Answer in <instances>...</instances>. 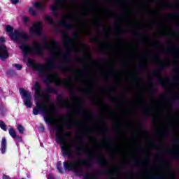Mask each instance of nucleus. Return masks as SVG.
Wrapping results in <instances>:
<instances>
[{
  "label": "nucleus",
  "mask_w": 179,
  "mask_h": 179,
  "mask_svg": "<svg viewBox=\"0 0 179 179\" xmlns=\"http://www.w3.org/2000/svg\"><path fill=\"white\" fill-rule=\"evenodd\" d=\"M57 169L59 173H64V169H62L61 162H59L57 163Z\"/></svg>",
  "instance_id": "nucleus-14"
},
{
  "label": "nucleus",
  "mask_w": 179,
  "mask_h": 179,
  "mask_svg": "<svg viewBox=\"0 0 179 179\" xmlns=\"http://www.w3.org/2000/svg\"><path fill=\"white\" fill-rule=\"evenodd\" d=\"M22 179H24V178H22Z\"/></svg>",
  "instance_id": "nucleus-26"
},
{
  "label": "nucleus",
  "mask_w": 179,
  "mask_h": 179,
  "mask_svg": "<svg viewBox=\"0 0 179 179\" xmlns=\"http://www.w3.org/2000/svg\"><path fill=\"white\" fill-rule=\"evenodd\" d=\"M13 66H15L16 69H17V71H20V69H22V65L17 64H13Z\"/></svg>",
  "instance_id": "nucleus-20"
},
{
  "label": "nucleus",
  "mask_w": 179,
  "mask_h": 179,
  "mask_svg": "<svg viewBox=\"0 0 179 179\" xmlns=\"http://www.w3.org/2000/svg\"><path fill=\"white\" fill-rule=\"evenodd\" d=\"M53 2L54 4L51 6V10H52L55 17H58L59 12L64 10L65 13L62 14V18L61 20V24L63 27H65L66 30H72V29H73V24L66 22V19L69 17L72 2L69 1V0H53Z\"/></svg>",
  "instance_id": "nucleus-4"
},
{
  "label": "nucleus",
  "mask_w": 179,
  "mask_h": 179,
  "mask_svg": "<svg viewBox=\"0 0 179 179\" xmlns=\"http://www.w3.org/2000/svg\"><path fill=\"white\" fill-rule=\"evenodd\" d=\"M45 20L50 23V24L54 25V20H52V18L51 17L47 15L45 17Z\"/></svg>",
  "instance_id": "nucleus-12"
},
{
  "label": "nucleus",
  "mask_w": 179,
  "mask_h": 179,
  "mask_svg": "<svg viewBox=\"0 0 179 179\" xmlns=\"http://www.w3.org/2000/svg\"><path fill=\"white\" fill-rule=\"evenodd\" d=\"M35 90L34 98L36 101V108L33 109V115H38V111L43 114V118L48 125H51L53 129L56 131V141L57 143L62 145V153L63 156L69 157H73V155H80V148H77L76 150L73 151V143H69L66 141V136L68 134L64 132V130L59 129L57 122L52 117L51 115V110L48 108V106L45 102H41V87L38 83H36L34 85Z\"/></svg>",
  "instance_id": "nucleus-1"
},
{
  "label": "nucleus",
  "mask_w": 179,
  "mask_h": 179,
  "mask_svg": "<svg viewBox=\"0 0 179 179\" xmlns=\"http://www.w3.org/2000/svg\"><path fill=\"white\" fill-rule=\"evenodd\" d=\"M60 107L62 108H65L68 107V103L65 101H60Z\"/></svg>",
  "instance_id": "nucleus-16"
},
{
  "label": "nucleus",
  "mask_w": 179,
  "mask_h": 179,
  "mask_svg": "<svg viewBox=\"0 0 179 179\" xmlns=\"http://www.w3.org/2000/svg\"><path fill=\"white\" fill-rule=\"evenodd\" d=\"M3 179H10V178H9V176H8L6 175H3Z\"/></svg>",
  "instance_id": "nucleus-22"
},
{
  "label": "nucleus",
  "mask_w": 179,
  "mask_h": 179,
  "mask_svg": "<svg viewBox=\"0 0 179 179\" xmlns=\"http://www.w3.org/2000/svg\"><path fill=\"white\" fill-rule=\"evenodd\" d=\"M33 6L34 7L29 8V13L32 16H37L38 15V10H41V12H43V10L45 9V2L44 1L34 2L33 3Z\"/></svg>",
  "instance_id": "nucleus-7"
},
{
  "label": "nucleus",
  "mask_w": 179,
  "mask_h": 179,
  "mask_svg": "<svg viewBox=\"0 0 179 179\" xmlns=\"http://www.w3.org/2000/svg\"><path fill=\"white\" fill-rule=\"evenodd\" d=\"M53 44L54 45H57V43H55V41H53Z\"/></svg>",
  "instance_id": "nucleus-25"
},
{
  "label": "nucleus",
  "mask_w": 179,
  "mask_h": 179,
  "mask_svg": "<svg viewBox=\"0 0 179 179\" xmlns=\"http://www.w3.org/2000/svg\"><path fill=\"white\" fill-rule=\"evenodd\" d=\"M1 152L2 155L6 153V138H2L1 141Z\"/></svg>",
  "instance_id": "nucleus-10"
},
{
  "label": "nucleus",
  "mask_w": 179,
  "mask_h": 179,
  "mask_svg": "<svg viewBox=\"0 0 179 179\" xmlns=\"http://www.w3.org/2000/svg\"><path fill=\"white\" fill-rule=\"evenodd\" d=\"M0 41H1V43H3L5 41V38L4 37H1L0 38Z\"/></svg>",
  "instance_id": "nucleus-23"
},
{
  "label": "nucleus",
  "mask_w": 179,
  "mask_h": 179,
  "mask_svg": "<svg viewBox=\"0 0 179 179\" xmlns=\"http://www.w3.org/2000/svg\"><path fill=\"white\" fill-rule=\"evenodd\" d=\"M44 42L45 50H48V51L52 52L53 55V59L49 62L47 66L44 64H36V62L30 59L28 60V65L33 68L34 71H37L41 78H45V82L49 85V83L55 82L57 78H58L57 73H52L51 71L55 68V62L54 60L55 59L57 52H55V47H53L52 45L47 41V38L44 39Z\"/></svg>",
  "instance_id": "nucleus-3"
},
{
  "label": "nucleus",
  "mask_w": 179,
  "mask_h": 179,
  "mask_svg": "<svg viewBox=\"0 0 179 179\" xmlns=\"http://www.w3.org/2000/svg\"><path fill=\"white\" fill-rule=\"evenodd\" d=\"M9 57L8 54V49L4 45H0V59L5 61L7 58Z\"/></svg>",
  "instance_id": "nucleus-9"
},
{
  "label": "nucleus",
  "mask_w": 179,
  "mask_h": 179,
  "mask_svg": "<svg viewBox=\"0 0 179 179\" xmlns=\"http://www.w3.org/2000/svg\"><path fill=\"white\" fill-rule=\"evenodd\" d=\"M22 20H23L24 23H25V24H27V23H29V22L30 21V19L29 18V17L23 16Z\"/></svg>",
  "instance_id": "nucleus-18"
},
{
  "label": "nucleus",
  "mask_w": 179,
  "mask_h": 179,
  "mask_svg": "<svg viewBox=\"0 0 179 179\" xmlns=\"http://www.w3.org/2000/svg\"><path fill=\"white\" fill-rule=\"evenodd\" d=\"M6 30L9 33L10 38H12L13 41L20 44L19 48L22 50L24 57H27L29 54L43 57V46L40 43L34 41L33 46L26 43V41L30 40V36H29V34L24 32V31L15 30L13 31V27L10 25H7Z\"/></svg>",
  "instance_id": "nucleus-2"
},
{
  "label": "nucleus",
  "mask_w": 179,
  "mask_h": 179,
  "mask_svg": "<svg viewBox=\"0 0 179 179\" xmlns=\"http://www.w3.org/2000/svg\"><path fill=\"white\" fill-rule=\"evenodd\" d=\"M8 133H9V135H10L13 139L14 138H16V136H17L16 135V131H15V129L13 128H10L8 129Z\"/></svg>",
  "instance_id": "nucleus-11"
},
{
  "label": "nucleus",
  "mask_w": 179,
  "mask_h": 179,
  "mask_svg": "<svg viewBox=\"0 0 179 179\" xmlns=\"http://www.w3.org/2000/svg\"><path fill=\"white\" fill-rule=\"evenodd\" d=\"M47 93H55V90H54L52 87L48 86L46 89Z\"/></svg>",
  "instance_id": "nucleus-17"
},
{
  "label": "nucleus",
  "mask_w": 179,
  "mask_h": 179,
  "mask_svg": "<svg viewBox=\"0 0 179 179\" xmlns=\"http://www.w3.org/2000/svg\"><path fill=\"white\" fill-rule=\"evenodd\" d=\"M14 139L16 140L17 145L19 146V144L17 143V142H22V137L19 136H16V137H15Z\"/></svg>",
  "instance_id": "nucleus-19"
},
{
  "label": "nucleus",
  "mask_w": 179,
  "mask_h": 179,
  "mask_svg": "<svg viewBox=\"0 0 179 179\" xmlns=\"http://www.w3.org/2000/svg\"><path fill=\"white\" fill-rule=\"evenodd\" d=\"M18 2H19V0H11V3H13V5H17Z\"/></svg>",
  "instance_id": "nucleus-21"
},
{
  "label": "nucleus",
  "mask_w": 179,
  "mask_h": 179,
  "mask_svg": "<svg viewBox=\"0 0 179 179\" xmlns=\"http://www.w3.org/2000/svg\"><path fill=\"white\" fill-rule=\"evenodd\" d=\"M29 33L31 36L41 37V36H43V22H34L29 29Z\"/></svg>",
  "instance_id": "nucleus-6"
},
{
  "label": "nucleus",
  "mask_w": 179,
  "mask_h": 179,
  "mask_svg": "<svg viewBox=\"0 0 179 179\" xmlns=\"http://www.w3.org/2000/svg\"><path fill=\"white\" fill-rule=\"evenodd\" d=\"M0 128H1L3 131H8L6 124H5V122L2 120H0Z\"/></svg>",
  "instance_id": "nucleus-13"
},
{
  "label": "nucleus",
  "mask_w": 179,
  "mask_h": 179,
  "mask_svg": "<svg viewBox=\"0 0 179 179\" xmlns=\"http://www.w3.org/2000/svg\"><path fill=\"white\" fill-rule=\"evenodd\" d=\"M68 129H71V124H69V125H68Z\"/></svg>",
  "instance_id": "nucleus-24"
},
{
  "label": "nucleus",
  "mask_w": 179,
  "mask_h": 179,
  "mask_svg": "<svg viewBox=\"0 0 179 179\" xmlns=\"http://www.w3.org/2000/svg\"><path fill=\"white\" fill-rule=\"evenodd\" d=\"M20 93L24 99V104L27 108H31L33 101H31V93L26 90H20Z\"/></svg>",
  "instance_id": "nucleus-8"
},
{
  "label": "nucleus",
  "mask_w": 179,
  "mask_h": 179,
  "mask_svg": "<svg viewBox=\"0 0 179 179\" xmlns=\"http://www.w3.org/2000/svg\"><path fill=\"white\" fill-rule=\"evenodd\" d=\"M17 128L18 132H20V134H24V127L22 125L19 124Z\"/></svg>",
  "instance_id": "nucleus-15"
},
{
  "label": "nucleus",
  "mask_w": 179,
  "mask_h": 179,
  "mask_svg": "<svg viewBox=\"0 0 179 179\" xmlns=\"http://www.w3.org/2000/svg\"><path fill=\"white\" fill-rule=\"evenodd\" d=\"M82 164L84 166H87V162L83 161L81 159H78L76 161H66L64 162V167L68 171H74L76 176L81 177L83 176V169L82 168Z\"/></svg>",
  "instance_id": "nucleus-5"
}]
</instances>
